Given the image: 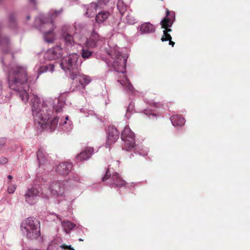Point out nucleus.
Masks as SVG:
<instances>
[{
	"label": "nucleus",
	"mask_w": 250,
	"mask_h": 250,
	"mask_svg": "<svg viewBox=\"0 0 250 250\" xmlns=\"http://www.w3.org/2000/svg\"><path fill=\"white\" fill-rule=\"evenodd\" d=\"M85 8L86 11L84 14L88 17H93L95 16L97 13V10H98L97 6L94 2L85 5Z\"/></svg>",
	"instance_id": "a211bd4d"
},
{
	"label": "nucleus",
	"mask_w": 250,
	"mask_h": 250,
	"mask_svg": "<svg viewBox=\"0 0 250 250\" xmlns=\"http://www.w3.org/2000/svg\"><path fill=\"white\" fill-rule=\"evenodd\" d=\"M61 249L63 250L68 249L69 250H75L70 245L68 246L63 244L61 246H58V245H54L53 243L49 244L47 250H60Z\"/></svg>",
	"instance_id": "b1692460"
},
{
	"label": "nucleus",
	"mask_w": 250,
	"mask_h": 250,
	"mask_svg": "<svg viewBox=\"0 0 250 250\" xmlns=\"http://www.w3.org/2000/svg\"><path fill=\"white\" fill-rule=\"evenodd\" d=\"M96 25L89 38H85L83 35H79V42L78 44L81 47L94 49L101 47L104 43V39L101 37L95 31Z\"/></svg>",
	"instance_id": "0eeeda50"
},
{
	"label": "nucleus",
	"mask_w": 250,
	"mask_h": 250,
	"mask_svg": "<svg viewBox=\"0 0 250 250\" xmlns=\"http://www.w3.org/2000/svg\"><path fill=\"white\" fill-rule=\"evenodd\" d=\"M39 192L38 188H28L24 194L25 201L28 204L34 205L37 201Z\"/></svg>",
	"instance_id": "f8f14e48"
},
{
	"label": "nucleus",
	"mask_w": 250,
	"mask_h": 250,
	"mask_svg": "<svg viewBox=\"0 0 250 250\" xmlns=\"http://www.w3.org/2000/svg\"><path fill=\"white\" fill-rule=\"evenodd\" d=\"M44 191H49L54 196H63L64 188H43Z\"/></svg>",
	"instance_id": "c756f323"
},
{
	"label": "nucleus",
	"mask_w": 250,
	"mask_h": 250,
	"mask_svg": "<svg viewBox=\"0 0 250 250\" xmlns=\"http://www.w3.org/2000/svg\"><path fill=\"white\" fill-rule=\"evenodd\" d=\"M119 132L113 126L108 127L107 136V142L105 146L109 147L113 143H115L119 138Z\"/></svg>",
	"instance_id": "ddd939ff"
},
{
	"label": "nucleus",
	"mask_w": 250,
	"mask_h": 250,
	"mask_svg": "<svg viewBox=\"0 0 250 250\" xmlns=\"http://www.w3.org/2000/svg\"><path fill=\"white\" fill-rule=\"evenodd\" d=\"M29 3L30 5L32 6L34 8L35 7L36 5L37 4V0H28Z\"/></svg>",
	"instance_id": "ea45409f"
},
{
	"label": "nucleus",
	"mask_w": 250,
	"mask_h": 250,
	"mask_svg": "<svg viewBox=\"0 0 250 250\" xmlns=\"http://www.w3.org/2000/svg\"><path fill=\"white\" fill-rule=\"evenodd\" d=\"M6 141H7V139L6 138H1V141H0L1 146H2V145L3 144L6 143Z\"/></svg>",
	"instance_id": "79ce46f5"
},
{
	"label": "nucleus",
	"mask_w": 250,
	"mask_h": 250,
	"mask_svg": "<svg viewBox=\"0 0 250 250\" xmlns=\"http://www.w3.org/2000/svg\"><path fill=\"white\" fill-rule=\"evenodd\" d=\"M79 59V55L77 53H73L63 58L60 62V66L64 71L71 72L77 69L78 65L77 62Z\"/></svg>",
	"instance_id": "6e6552de"
},
{
	"label": "nucleus",
	"mask_w": 250,
	"mask_h": 250,
	"mask_svg": "<svg viewBox=\"0 0 250 250\" xmlns=\"http://www.w3.org/2000/svg\"><path fill=\"white\" fill-rule=\"evenodd\" d=\"M26 19L29 20L30 19V16L29 15H28L26 17Z\"/></svg>",
	"instance_id": "09e8293b"
},
{
	"label": "nucleus",
	"mask_w": 250,
	"mask_h": 250,
	"mask_svg": "<svg viewBox=\"0 0 250 250\" xmlns=\"http://www.w3.org/2000/svg\"><path fill=\"white\" fill-rule=\"evenodd\" d=\"M81 183V179L80 177L77 174H74L73 175L69 178L67 181L65 183L63 181H54L51 182L49 188H62V186L66 187H78L79 184Z\"/></svg>",
	"instance_id": "1a4fd4ad"
},
{
	"label": "nucleus",
	"mask_w": 250,
	"mask_h": 250,
	"mask_svg": "<svg viewBox=\"0 0 250 250\" xmlns=\"http://www.w3.org/2000/svg\"><path fill=\"white\" fill-rule=\"evenodd\" d=\"M23 250H42L38 249H35V248H29L27 249H23Z\"/></svg>",
	"instance_id": "c03bdc74"
},
{
	"label": "nucleus",
	"mask_w": 250,
	"mask_h": 250,
	"mask_svg": "<svg viewBox=\"0 0 250 250\" xmlns=\"http://www.w3.org/2000/svg\"><path fill=\"white\" fill-rule=\"evenodd\" d=\"M98 9H106L108 6L109 0H98L95 2Z\"/></svg>",
	"instance_id": "2f4dec72"
},
{
	"label": "nucleus",
	"mask_w": 250,
	"mask_h": 250,
	"mask_svg": "<svg viewBox=\"0 0 250 250\" xmlns=\"http://www.w3.org/2000/svg\"><path fill=\"white\" fill-rule=\"evenodd\" d=\"M7 26L14 32H16L18 28L15 14L11 13L9 14L7 20Z\"/></svg>",
	"instance_id": "aec40b11"
},
{
	"label": "nucleus",
	"mask_w": 250,
	"mask_h": 250,
	"mask_svg": "<svg viewBox=\"0 0 250 250\" xmlns=\"http://www.w3.org/2000/svg\"><path fill=\"white\" fill-rule=\"evenodd\" d=\"M9 86L17 91L21 100L26 103L30 99L32 115L35 124L41 128L53 132H69L73 128V124L68 115L60 117L65 104V94L61 95L52 103L51 101H41L36 94H28L29 79L27 77L26 67L21 65L13 66L8 72Z\"/></svg>",
	"instance_id": "f257e3e1"
},
{
	"label": "nucleus",
	"mask_w": 250,
	"mask_h": 250,
	"mask_svg": "<svg viewBox=\"0 0 250 250\" xmlns=\"http://www.w3.org/2000/svg\"><path fill=\"white\" fill-rule=\"evenodd\" d=\"M132 184H133V186H134V187H135V186H138V185H137L136 184H135V183H132Z\"/></svg>",
	"instance_id": "8fccbe9b"
},
{
	"label": "nucleus",
	"mask_w": 250,
	"mask_h": 250,
	"mask_svg": "<svg viewBox=\"0 0 250 250\" xmlns=\"http://www.w3.org/2000/svg\"><path fill=\"white\" fill-rule=\"evenodd\" d=\"M56 216V217H57L58 219H60V220H61V217H60V216L59 215H57L55 213H54Z\"/></svg>",
	"instance_id": "49530a36"
},
{
	"label": "nucleus",
	"mask_w": 250,
	"mask_h": 250,
	"mask_svg": "<svg viewBox=\"0 0 250 250\" xmlns=\"http://www.w3.org/2000/svg\"><path fill=\"white\" fill-rule=\"evenodd\" d=\"M111 165L105 168L102 173V181L108 186H116L117 188L128 186L127 183L111 167Z\"/></svg>",
	"instance_id": "20e7f679"
},
{
	"label": "nucleus",
	"mask_w": 250,
	"mask_h": 250,
	"mask_svg": "<svg viewBox=\"0 0 250 250\" xmlns=\"http://www.w3.org/2000/svg\"><path fill=\"white\" fill-rule=\"evenodd\" d=\"M81 56L84 59H89L93 54V51L90 50L91 49L82 47Z\"/></svg>",
	"instance_id": "c85d7f7f"
},
{
	"label": "nucleus",
	"mask_w": 250,
	"mask_h": 250,
	"mask_svg": "<svg viewBox=\"0 0 250 250\" xmlns=\"http://www.w3.org/2000/svg\"><path fill=\"white\" fill-rule=\"evenodd\" d=\"M121 139L123 142V149L129 151L134 148L135 153L145 156L147 154V150L138 151L135 144V135L128 125H126L121 133Z\"/></svg>",
	"instance_id": "423d86ee"
},
{
	"label": "nucleus",
	"mask_w": 250,
	"mask_h": 250,
	"mask_svg": "<svg viewBox=\"0 0 250 250\" xmlns=\"http://www.w3.org/2000/svg\"><path fill=\"white\" fill-rule=\"evenodd\" d=\"M171 124L173 126H182L183 125L185 122V119L181 115H173L170 117Z\"/></svg>",
	"instance_id": "4be33fe9"
},
{
	"label": "nucleus",
	"mask_w": 250,
	"mask_h": 250,
	"mask_svg": "<svg viewBox=\"0 0 250 250\" xmlns=\"http://www.w3.org/2000/svg\"><path fill=\"white\" fill-rule=\"evenodd\" d=\"M117 9L122 15H123L126 10V5H125L122 0H118L117 4Z\"/></svg>",
	"instance_id": "473e14b6"
},
{
	"label": "nucleus",
	"mask_w": 250,
	"mask_h": 250,
	"mask_svg": "<svg viewBox=\"0 0 250 250\" xmlns=\"http://www.w3.org/2000/svg\"><path fill=\"white\" fill-rule=\"evenodd\" d=\"M133 107H134V105L133 104H129V105L126 110V113L125 115V116L127 118H129V117H130V115L129 114V113H130L131 111L133 110Z\"/></svg>",
	"instance_id": "e433bc0d"
},
{
	"label": "nucleus",
	"mask_w": 250,
	"mask_h": 250,
	"mask_svg": "<svg viewBox=\"0 0 250 250\" xmlns=\"http://www.w3.org/2000/svg\"><path fill=\"white\" fill-rule=\"evenodd\" d=\"M42 197H43V198H48V196H42Z\"/></svg>",
	"instance_id": "864d4df0"
},
{
	"label": "nucleus",
	"mask_w": 250,
	"mask_h": 250,
	"mask_svg": "<svg viewBox=\"0 0 250 250\" xmlns=\"http://www.w3.org/2000/svg\"><path fill=\"white\" fill-rule=\"evenodd\" d=\"M88 115H95L94 112L93 111H88Z\"/></svg>",
	"instance_id": "a18cd8bd"
},
{
	"label": "nucleus",
	"mask_w": 250,
	"mask_h": 250,
	"mask_svg": "<svg viewBox=\"0 0 250 250\" xmlns=\"http://www.w3.org/2000/svg\"><path fill=\"white\" fill-rule=\"evenodd\" d=\"M46 183L44 178L42 176L38 175L34 181V186H45V183Z\"/></svg>",
	"instance_id": "7c9ffc66"
},
{
	"label": "nucleus",
	"mask_w": 250,
	"mask_h": 250,
	"mask_svg": "<svg viewBox=\"0 0 250 250\" xmlns=\"http://www.w3.org/2000/svg\"><path fill=\"white\" fill-rule=\"evenodd\" d=\"M8 158L6 157H3L1 158V164H5L8 162Z\"/></svg>",
	"instance_id": "a19ab883"
},
{
	"label": "nucleus",
	"mask_w": 250,
	"mask_h": 250,
	"mask_svg": "<svg viewBox=\"0 0 250 250\" xmlns=\"http://www.w3.org/2000/svg\"><path fill=\"white\" fill-rule=\"evenodd\" d=\"M126 21L129 24H134L136 22V20L134 16L130 14L126 15Z\"/></svg>",
	"instance_id": "f704fd0d"
},
{
	"label": "nucleus",
	"mask_w": 250,
	"mask_h": 250,
	"mask_svg": "<svg viewBox=\"0 0 250 250\" xmlns=\"http://www.w3.org/2000/svg\"><path fill=\"white\" fill-rule=\"evenodd\" d=\"M34 70H35V71L37 72L38 73V76L36 78V79H37L39 78V76L41 74H42L43 73H45V72H47V70L45 69L44 65L40 66V65H37L35 67Z\"/></svg>",
	"instance_id": "72a5a7b5"
},
{
	"label": "nucleus",
	"mask_w": 250,
	"mask_h": 250,
	"mask_svg": "<svg viewBox=\"0 0 250 250\" xmlns=\"http://www.w3.org/2000/svg\"><path fill=\"white\" fill-rule=\"evenodd\" d=\"M94 149L92 147H87L84 151L80 152L76 157V160L77 162H82L88 160L92 153Z\"/></svg>",
	"instance_id": "dca6fc26"
},
{
	"label": "nucleus",
	"mask_w": 250,
	"mask_h": 250,
	"mask_svg": "<svg viewBox=\"0 0 250 250\" xmlns=\"http://www.w3.org/2000/svg\"><path fill=\"white\" fill-rule=\"evenodd\" d=\"M62 38L64 42L65 48L66 49L71 48L75 44H77L76 42L74 40L73 36L70 34L67 27L62 29Z\"/></svg>",
	"instance_id": "9b49d317"
},
{
	"label": "nucleus",
	"mask_w": 250,
	"mask_h": 250,
	"mask_svg": "<svg viewBox=\"0 0 250 250\" xmlns=\"http://www.w3.org/2000/svg\"><path fill=\"white\" fill-rule=\"evenodd\" d=\"M118 82L124 86L127 92L130 93H134V89L126 77H125L123 79L118 80Z\"/></svg>",
	"instance_id": "412c9836"
},
{
	"label": "nucleus",
	"mask_w": 250,
	"mask_h": 250,
	"mask_svg": "<svg viewBox=\"0 0 250 250\" xmlns=\"http://www.w3.org/2000/svg\"><path fill=\"white\" fill-rule=\"evenodd\" d=\"M7 178H8V179L11 180L12 179V176L11 175H8L7 176Z\"/></svg>",
	"instance_id": "de8ad7c7"
},
{
	"label": "nucleus",
	"mask_w": 250,
	"mask_h": 250,
	"mask_svg": "<svg viewBox=\"0 0 250 250\" xmlns=\"http://www.w3.org/2000/svg\"><path fill=\"white\" fill-rule=\"evenodd\" d=\"M63 54L62 47L57 45L46 51L44 54V57L45 60H53L61 58Z\"/></svg>",
	"instance_id": "9d476101"
},
{
	"label": "nucleus",
	"mask_w": 250,
	"mask_h": 250,
	"mask_svg": "<svg viewBox=\"0 0 250 250\" xmlns=\"http://www.w3.org/2000/svg\"><path fill=\"white\" fill-rule=\"evenodd\" d=\"M73 166L71 163L68 162L60 163L56 167V172L62 175L66 176L71 171Z\"/></svg>",
	"instance_id": "2eb2a0df"
},
{
	"label": "nucleus",
	"mask_w": 250,
	"mask_h": 250,
	"mask_svg": "<svg viewBox=\"0 0 250 250\" xmlns=\"http://www.w3.org/2000/svg\"><path fill=\"white\" fill-rule=\"evenodd\" d=\"M10 49L9 40L6 36H1V50L4 53H7Z\"/></svg>",
	"instance_id": "5701e85b"
},
{
	"label": "nucleus",
	"mask_w": 250,
	"mask_h": 250,
	"mask_svg": "<svg viewBox=\"0 0 250 250\" xmlns=\"http://www.w3.org/2000/svg\"><path fill=\"white\" fill-rule=\"evenodd\" d=\"M79 241H83V239H82V238H79Z\"/></svg>",
	"instance_id": "3c124183"
},
{
	"label": "nucleus",
	"mask_w": 250,
	"mask_h": 250,
	"mask_svg": "<svg viewBox=\"0 0 250 250\" xmlns=\"http://www.w3.org/2000/svg\"><path fill=\"white\" fill-rule=\"evenodd\" d=\"M108 55L111 57L112 60L107 63L110 66L112 65L114 69L117 72L124 73L125 71V65L127 56H123L119 48L115 46L107 52Z\"/></svg>",
	"instance_id": "7ed1b4c3"
},
{
	"label": "nucleus",
	"mask_w": 250,
	"mask_h": 250,
	"mask_svg": "<svg viewBox=\"0 0 250 250\" xmlns=\"http://www.w3.org/2000/svg\"><path fill=\"white\" fill-rule=\"evenodd\" d=\"M171 31V29L170 28H167L166 30H165L163 31V36L161 38V41L162 42H165L169 41V44L171 45L172 46H173L175 43L174 42L171 41V36L168 33V32H170Z\"/></svg>",
	"instance_id": "393cba45"
},
{
	"label": "nucleus",
	"mask_w": 250,
	"mask_h": 250,
	"mask_svg": "<svg viewBox=\"0 0 250 250\" xmlns=\"http://www.w3.org/2000/svg\"><path fill=\"white\" fill-rule=\"evenodd\" d=\"M37 157L39 166L45 164L46 161V155L42 150L39 149L38 151L37 152Z\"/></svg>",
	"instance_id": "bb28decb"
},
{
	"label": "nucleus",
	"mask_w": 250,
	"mask_h": 250,
	"mask_svg": "<svg viewBox=\"0 0 250 250\" xmlns=\"http://www.w3.org/2000/svg\"><path fill=\"white\" fill-rule=\"evenodd\" d=\"M44 66L47 70V72H50L52 73L54 71L55 65L53 63L44 65Z\"/></svg>",
	"instance_id": "c9c22d12"
},
{
	"label": "nucleus",
	"mask_w": 250,
	"mask_h": 250,
	"mask_svg": "<svg viewBox=\"0 0 250 250\" xmlns=\"http://www.w3.org/2000/svg\"><path fill=\"white\" fill-rule=\"evenodd\" d=\"M62 9L59 10H51L48 13V17L44 15H40L35 20L34 26L42 30V28L48 29L43 32V39L47 43H52L55 39L54 32L55 26L53 20L59 17L62 13Z\"/></svg>",
	"instance_id": "f03ea898"
},
{
	"label": "nucleus",
	"mask_w": 250,
	"mask_h": 250,
	"mask_svg": "<svg viewBox=\"0 0 250 250\" xmlns=\"http://www.w3.org/2000/svg\"><path fill=\"white\" fill-rule=\"evenodd\" d=\"M70 76L72 80H75V79H77L78 80V75L75 74L74 72L72 71V72H70Z\"/></svg>",
	"instance_id": "58836bf2"
},
{
	"label": "nucleus",
	"mask_w": 250,
	"mask_h": 250,
	"mask_svg": "<svg viewBox=\"0 0 250 250\" xmlns=\"http://www.w3.org/2000/svg\"><path fill=\"white\" fill-rule=\"evenodd\" d=\"M22 232L30 239H36L40 235V222L33 217L23 220L21 225Z\"/></svg>",
	"instance_id": "39448f33"
},
{
	"label": "nucleus",
	"mask_w": 250,
	"mask_h": 250,
	"mask_svg": "<svg viewBox=\"0 0 250 250\" xmlns=\"http://www.w3.org/2000/svg\"><path fill=\"white\" fill-rule=\"evenodd\" d=\"M8 189V192L9 193H13L15 192V190L16 188H7Z\"/></svg>",
	"instance_id": "37998d69"
},
{
	"label": "nucleus",
	"mask_w": 250,
	"mask_h": 250,
	"mask_svg": "<svg viewBox=\"0 0 250 250\" xmlns=\"http://www.w3.org/2000/svg\"><path fill=\"white\" fill-rule=\"evenodd\" d=\"M138 30H139L141 34H143L153 33L155 31V28L153 25L149 22H146L138 26Z\"/></svg>",
	"instance_id": "6ab92c4d"
},
{
	"label": "nucleus",
	"mask_w": 250,
	"mask_h": 250,
	"mask_svg": "<svg viewBox=\"0 0 250 250\" xmlns=\"http://www.w3.org/2000/svg\"><path fill=\"white\" fill-rule=\"evenodd\" d=\"M110 13L107 10H102L99 11L95 17V20L98 24L103 23L108 18Z\"/></svg>",
	"instance_id": "f3484780"
},
{
	"label": "nucleus",
	"mask_w": 250,
	"mask_h": 250,
	"mask_svg": "<svg viewBox=\"0 0 250 250\" xmlns=\"http://www.w3.org/2000/svg\"><path fill=\"white\" fill-rule=\"evenodd\" d=\"M78 80L83 88L91 82L90 77L84 75H78Z\"/></svg>",
	"instance_id": "a878e982"
},
{
	"label": "nucleus",
	"mask_w": 250,
	"mask_h": 250,
	"mask_svg": "<svg viewBox=\"0 0 250 250\" xmlns=\"http://www.w3.org/2000/svg\"><path fill=\"white\" fill-rule=\"evenodd\" d=\"M145 113L146 115H148V116H149V118L150 119H153L155 118V117H156V115L155 114L152 113H148L147 111H146V110H145Z\"/></svg>",
	"instance_id": "4c0bfd02"
},
{
	"label": "nucleus",
	"mask_w": 250,
	"mask_h": 250,
	"mask_svg": "<svg viewBox=\"0 0 250 250\" xmlns=\"http://www.w3.org/2000/svg\"><path fill=\"white\" fill-rule=\"evenodd\" d=\"M175 13L174 12H169L167 10L166 17L161 21L162 28L167 29L171 27L175 21Z\"/></svg>",
	"instance_id": "4468645a"
},
{
	"label": "nucleus",
	"mask_w": 250,
	"mask_h": 250,
	"mask_svg": "<svg viewBox=\"0 0 250 250\" xmlns=\"http://www.w3.org/2000/svg\"><path fill=\"white\" fill-rule=\"evenodd\" d=\"M114 163H116L117 165L119 164L118 161L114 162Z\"/></svg>",
	"instance_id": "603ef678"
},
{
	"label": "nucleus",
	"mask_w": 250,
	"mask_h": 250,
	"mask_svg": "<svg viewBox=\"0 0 250 250\" xmlns=\"http://www.w3.org/2000/svg\"><path fill=\"white\" fill-rule=\"evenodd\" d=\"M62 226L65 232L68 233L76 226V225L69 221L62 222Z\"/></svg>",
	"instance_id": "cd10ccee"
}]
</instances>
